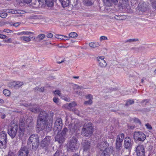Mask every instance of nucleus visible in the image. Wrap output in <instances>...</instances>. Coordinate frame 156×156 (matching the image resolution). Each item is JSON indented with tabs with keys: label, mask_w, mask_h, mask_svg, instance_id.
<instances>
[{
	"label": "nucleus",
	"mask_w": 156,
	"mask_h": 156,
	"mask_svg": "<svg viewBox=\"0 0 156 156\" xmlns=\"http://www.w3.org/2000/svg\"><path fill=\"white\" fill-rule=\"evenodd\" d=\"M54 113L50 112L48 113L46 111L40 112L37 120V125L40 129H45L48 131L51 130L52 125Z\"/></svg>",
	"instance_id": "f257e3e1"
},
{
	"label": "nucleus",
	"mask_w": 156,
	"mask_h": 156,
	"mask_svg": "<svg viewBox=\"0 0 156 156\" xmlns=\"http://www.w3.org/2000/svg\"><path fill=\"white\" fill-rule=\"evenodd\" d=\"M32 120L30 118H27L25 122V120L23 118H20V120L19 136L20 137H22L24 135L25 125L28 127H31L32 125Z\"/></svg>",
	"instance_id": "f03ea898"
},
{
	"label": "nucleus",
	"mask_w": 156,
	"mask_h": 156,
	"mask_svg": "<svg viewBox=\"0 0 156 156\" xmlns=\"http://www.w3.org/2000/svg\"><path fill=\"white\" fill-rule=\"evenodd\" d=\"M79 143L75 137H73L67 144V147L69 151L75 152L78 149Z\"/></svg>",
	"instance_id": "7ed1b4c3"
},
{
	"label": "nucleus",
	"mask_w": 156,
	"mask_h": 156,
	"mask_svg": "<svg viewBox=\"0 0 156 156\" xmlns=\"http://www.w3.org/2000/svg\"><path fill=\"white\" fill-rule=\"evenodd\" d=\"M93 132V128L90 123L84 124L82 129L81 133L84 136L90 137L92 135Z\"/></svg>",
	"instance_id": "20e7f679"
},
{
	"label": "nucleus",
	"mask_w": 156,
	"mask_h": 156,
	"mask_svg": "<svg viewBox=\"0 0 156 156\" xmlns=\"http://www.w3.org/2000/svg\"><path fill=\"white\" fill-rule=\"evenodd\" d=\"M133 137L136 141L143 142L146 139V135L142 132L136 131L134 132Z\"/></svg>",
	"instance_id": "39448f33"
},
{
	"label": "nucleus",
	"mask_w": 156,
	"mask_h": 156,
	"mask_svg": "<svg viewBox=\"0 0 156 156\" xmlns=\"http://www.w3.org/2000/svg\"><path fill=\"white\" fill-rule=\"evenodd\" d=\"M18 125L15 123L11 125L9 127L8 133L12 138H13L16 136L18 130Z\"/></svg>",
	"instance_id": "423d86ee"
},
{
	"label": "nucleus",
	"mask_w": 156,
	"mask_h": 156,
	"mask_svg": "<svg viewBox=\"0 0 156 156\" xmlns=\"http://www.w3.org/2000/svg\"><path fill=\"white\" fill-rule=\"evenodd\" d=\"M7 134L6 132L2 131L0 133V149H5L6 147Z\"/></svg>",
	"instance_id": "0eeeda50"
},
{
	"label": "nucleus",
	"mask_w": 156,
	"mask_h": 156,
	"mask_svg": "<svg viewBox=\"0 0 156 156\" xmlns=\"http://www.w3.org/2000/svg\"><path fill=\"white\" fill-rule=\"evenodd\" d=\"M62 120L60 118L57 119L55 123L54 129L57 133L59 132L62 129Z\"/></svg>",
	"instance_id": "6e6552de"
},
{
	"label": "nucleus",
	"mask_w": 156,
	"mask_h": 156,
	"mask_svg": "<svg viewBox=\"0 0 156 156\" xmlns=\"http://www.w3.org/2000/svg\"><path fill=\"white\" fill-rule=\"evenodd\" d=\"M137 156H145V150L144 146L142 145L137 146L136 148Z\"/></svg>",
	"instance_id": "1a4fd4ad"
},
{
	"label": "nucleus",
	"mask_w": 156,
	"mask_h": 156,
	"mask_svg": "<svg viewBox=\"0 0 156 156\" xmlns=\"http://www.w3.org/2000/svg\"><path fill=\"white\" fill-rule=\"evenodd\" d=\"M132 141L129 138L126 137L125 139L124 146L126 149L130 150L132 145Z\"/></svg>",
	"instance_id": "9d476101"
},
{
	"label": "nucleus",
	"mask_w": 156,
	"mask_h": 156,
	"mask_svg": "<svg viewBox=\"0 0 156 156\" xmlns=\"http://www.w3.org/2000/svg\"><path fill=\"white\" fill-rule=\"evenodd\" d=\"M124 137V134L123 133L119 134L118 136L116 142L117 147H120Z\"/></svg>",
	"instance_id": "9b49d317"
},
{
	"label": "nucleus",
	"mask_w": 156,
	"mask_h": 156,
	"mask_svg": "<svg viewBox=\"0 0 156 156\" xmlns=\"http://www.w3.org/2000/svg\"><path fill=\"white\" fill-rule=\"evenodd\" d=\"M23 83L22 82H12L10 83L9 84V86L12 88H14L15 89H18L23 85Z\"/></svg>",
	"instance_id": "f8f14e48"
},
{
	"label": "nucleus",
	"mask_w": 156,
	"mask_h": 156,
	"mask_svg": "<svg viewBox=\"0 0 156 156\" xmlns=\"http://www.w3.org/2000/svg\"><path fill=\"white\" fill-rule=\"evenodd\" d=\"M29 153L27 148L24 147H22L18 152V156H28Z\"/></svg>",
	"instance_id": "ddd939ff"
},
{
	"label": "nucleus",
	"mask_w": 156,
	"mask_h": 156,
	"mask_svg": "<svg viewBox=\"0 0 156 156\" xmlns=\"http://www.w3.org/2000/svg\"><path fill=\"white\" fill-rule=\"evenodd\" d=\"M39 141L38 136L37 135L33 134L30 136L28 140V144H29L31 143L37 142Z\"/></svg>",
	"instance_id": "4468645a"
},
{
	"label": "nucleus",
	"mask_w": 156,
	"mask_h": 156,
	"mask_svg": "<svg viewBox=\"0 0 156 156\" xmlns=\"http://www.w3.org/2000/svg\"><path fill=\"white\" fill-rule=\"evenodd\" d=\"M104 58L103 56L98 57L97 61L99 62V65L101 67H105L107 65V63L104 60Z\"/></svg>",
	"instance_id": "2eb2a0df"
},
{
	"label": "nucleus",
	"mask_w": 156,
	"mask_h": 156,
	"mask_svg": "<svg viewBox=\"0 0 156 156\" xmlns=\"http://www.w3.org/2000/svg\"><path fill=\"white\" fill-rule=\"evenodd\" d=\"M65 137L62 136V134H57L55 137V141H57L59 144H62L65 141Z\"/></svg>",
	"instance_id": "dca6fc26"
},
{
	"label": "nucleus",
	"mask_w": 156,
	"mask_h": 156,
	"mask_svg": "<svg viewBox=\"0 0 156 156\" xmlns=\"http://www.w3.org/2000/svg\"><path fill=\"white\" fill-rule=\"evenodd\" d=\"M82 145L84 151H87L90 148V143L87 140L83 141L82 143Z\"/></svg>",
	"instance_id": "f3484780"
},
{
	"label": "nucleus",
	"mask_w": 156,
	"mask_h": 156,
	"mask_svg": "<svg viewBox=\"0 0 156 156\" xmlns=\"http://www.w3.org/2000/svg\"><path fill=\"white\" fill-rule=\"evenodd\" d=\"M108 146V144L106 141H104L99 144L98 146V147L100 149L101 151H103V153H104V154H105V151L107 150V147Z\"/></svg>",
	"instance_id": "a211bd4d"
},
{
	"label": "nucleus",
	"mask_w": 156,
	"mask_h": 156,
	"mask_svg": "<svg viewBox=\"0 0 156 156\" xmlns=\"http://www.w3.org/2000/svg\"><path fill=\"white\" fill-rule=\"evenodd\" d=\"M39 3H45L48 6L51 7L53 6L54 3L53 0H38Z\"/></svg>",
	"instance_id": "6ab92c4d"
},
{
	"label": "nucleus",
	"mask_w": 156,
	"mask_h": 156,
	"mask_svg": "<svg viewBox=\"0 0 156 156\" xmlns=\"http://www.w3.org/2000/svg\"><path fill=\"white\" fill-rule=\"evenodd\" d=\"M85 97L87 99H89V100L87 101H85L84 102V104L86 105H91L93 103V96L91 94H89L86 95Z\"/></svg>",
	"instance_id": "aec40b11"
},
{
	"label": "nucleus",
	"mask_w": 156,
	"mask_h": 156,
	"mask_svg": "<svg viewBox=\"0 0 156 156\" xmlns=\"http://www.w3.org/2000/svg\"><path fill=\"white\" fill-rule=\"evenodd\" d=\"M63 8L68 6L70 3V0H58Z\"/></svg>",
	"instance_id": "412c9836"
},
{
	"label": "nucleus",
	"mask_w": 156,
	"mask_h": 156,
	"mask_svg": "<svg viewBox=\"0 0 156 156\" xmlns=\"http://www.w3.org/2000/svg\"><path fill=\"white\" fill-rule=\"evenodd\" d=\"M33 37L31 36L30 35L29 36H24L20 37V40L21 41H24L27 42H29L31 41V39Z\"/></svg>",
	"instance_id": "4be33fe9"
},
{
	"label": "nucleus",
	"mask_w": 156,
	"mask_h": 156,
	"mask_svg": "<svg viewBox=\"0 0 156 156\" xmlns=\"http://www.w3.org/2000/svg\"><path fill=\"white\" fill-rule=\"evenodd\" d=\"M6 12L12 14H21L22 11L20 10H13L12 9H8L6 10Z\"/></svg>",
	"instance_id": "5701e85b"
},
{
	"label": "nucleus",
	"mask_w": 156,
	"mask_h": 156,
	"mask_svg": "<svg viewBox=\"0 0 156 156\" xmlns=\"http://www.w3.org/2000/svg\"><path fill=\"white\" fill-rule=\"evenodd\" d=\"M55 37L60 40H68L69 39V37L63 36L61 35L56 34L55 35Z\"/></svg>",
	"instance_id": "b1692460"
},
{
	"label": "nucleus",
	"mask_w": 156,
	"mask_h": 156,
	"mask_svg": "<svg viewBox=\"0 0 156 156\" xmlns=\"http://www.w3.org/2000/svg\"><path fill=\"white\" fill-rule=\"evenodd\" d=\"M50 137L48 136L46 137L41 142V146L42 147H44L45 146L43 145V144H44L45 142H46V144H49L50 143Z\"/></svg>",
	"instance_id": "393cba45"
},
{
	"label": "nucleus",
	"mask_w": 156,
	"mask_h": 156,
	"mask_svg": "<svg viewBox=\"0 0 156 156\" xmlns=\"http://www.w3.org/2000/svg\"><path fill=\"white\" fill-rule=\"evenodd\" d=\"M45 37V35L42 34L39 35L36 38L34 37V38L37 41H40L43 40Z\"/></svg>",
	"instance_id": "a878e982"
},
{
	"label": "nucleus",
	"mask_w": 156,
	"mask_h": 156,
	"mask_svg": "<svg viewBox=\"0 0 156 156\" xmlns=\"http://www.w3.org/2000/svg\"><path fill=\"white\" fill-rule=\"evenodd\" d=\"M89 46L91 48H94L99 47L100 44L98 42H93L89 44Z\"/></svg>",
	"instance_id": "bb28decb"
},
{
	"label": "nucleus",
	"mask_w": 156,
	"mask_h": 156,
	"mask_svg": "<svg viewBox=\"0 0 156 156\" xmlns=\"http://www.w3.org/2000/svg\"><path fill=\"white\" fill-rule=\"evenodd\" d=\"M30 34H34V33L29 31H22L18 33H17V35H29Z\"/></svg>",
	"instance_id": "cd10ccee"
},
{
	"label": "nucleus",
	"mask_w": 156,
	"mask_h": 156,
	"mask_svg": "<svg viewBox=\"0 0 156 156\" xmlns=\"http://www.w3.org/2000/svg\"><path fill=\"white\" fill-rule=\"evenodd\" d=\"M106 6H110L112 5V0H102Z\"/></svg>",
	"instance_id": "c85d7f7f"
},
{
	"label": "nucleus",
	"mask_w": 156,
	"mask_h": 156,
	"mask_svg": "<svg viewBox=\"0 0 156 156\" xmlns=\"http://www.w3.org/2000/svg\"><path fill=\"white\" fill-rule=\"evenodd\" d=\"M84 4L87 6H90L93 3L90 0H83Z\"/></svg>",
	"instance_id": "c756f323"
},
{
	"label": "nucleus",
	"mask_w": 156,
	"mask_h": 156,
	"mask_svg": "<svg viewBox=\"0 0 156 156\" xmlns=\"http://www.w3.org/2000/svg\"><path fill=\"white\" fill-rule=\"evenodd\" d=\"M39 145V141L37 142L33 143L32 146V149L33 150H35L37 148Z\"/></svg>",
	"instance_id": "7c9ffc66"
},
{
	"label": "nucleus",
	"mask_w": 156,
	"mask_h": 156,
	"mask_svg": "<svg viewBox=\"0 0 156 156\" xmlns=\"http://www.w3.org/2000/svg\"><path fill=\"white\" fill-rule=\"evenodd\" d=\"M69 127L70 130L73 132H74L77 128V127L76 125L73 124L69 126Z\"/></svg>",
	"instance_id": "2f4dec72"
},
{
	"label": "nucleus",
	"mask_w": 156,
	"mask_h": 156,
	"mask_svg": "<svg viewBox=\"0 0 156 156\" xmlns=\"http://www.w3.org/2000/svg\"><path fill=\"white\" fill-rule=\"evenodd\" d=\"M114 18L117 20H122L125 19L123 16L115 15Z\"/></svg>",
	"instance_id": "473e14b6"
},
{
	"label": "nucleus",
	"mask_w": 156,
	"mask_h": 156,
	"mask_svg": "<svg viewBox=\"0 0 156 156\" xmlns=\"http://www.w3.org/2000/svg\"><path fill=\"white\" fill-rule=\"evenodd\" d=\"M76 105V104L75 102H73L69 104L67 107L68 108H71L74 107Z\"/></svg>",
	"instance_id": "72a5a7b5"
},
{
	"label": "nucleus",
	"mask_w": 156,
	"mask_h": 156,
	"mask_svg": "<svg viewBox=\"0 0 156 156\" xmlns=\"http://www.w3.org/2000/svg\"><path fill=\"white\" fill-rule=\"evenodd\" d=\"M68 131V130L67 128L66 127L64 128L63 129L62 133L60 134H62V136H64L65 137H66V133Z\"/></svg>",
	"instance_id": "f704fd0d"
},
{
	"label": "nucleus",
	"mask_w": 156,
	"mask_h": 156,
	"mask_svg": "<svg viewBox=\"0 0 156 156\" xmlns=\"http://www.w3.org/2000/svg\"><path fill=\"white\" fill-rule=\"evenodd\" d=\"M153 9H156V2L155 0H149Z\"/></svg>",
	"instance_id": "c9c22d12"
},
{
	"label": "nucleus",
	"mask_w": 156,
	"mask_h": 156,
	"mask_svg": "<svg viewBox=\"0 0 156 156\" xmlns=\"http://www.w3.org/2000/svg\"><path fill=\"white\" fill-rule=\"evenodd\" d=\"M134 103V101L133 100L131 99H129L126 101L125 105L126 106H128L133 104Z\"/></svg>",
	"instance_id": "e433bc0d"
},
{
	"label": "nucleus",
	"mask_w": 156,
	"mask_h": 156,
	"mask_svg": "<svg viewBox=\"0 0 156 156\" xmlns=\"http://www.w3.org/2000/svg\"><path fill=\"white\" fill-rule=\"evenodd\" d=\"M3 93L5 96H9L10 92L8 90L5 89L3 91Z\"/></svg>",
	"instance_id": "4c0bfd02"
},
{
	"label": "nucleus",
	"mask_w": 156,
	"mask_h": 156,
	"mask_svg": "<svg viewBox=\"0 0 156 156\" xmlns=\"http://www.w3.org/2000/svg\"><path fill=\"white\" fill-rule=\"evenodd\" d=\"M44 90V88L43 87H36L35 88V92H43Z\"/></svg>",
	"instance_id": "58836bf2"
},
{
	"label": "nucleus",
	"mask_w": 156,
	"mask_h": 156,
	"mask_svg": "<svg viewBox=\"0 0 156 156\" xmlns=\"http://www.w3.org/2000/svg\"><path fill=\"white\" fill-rule=\"evenodd\" d=\"M77 34L75 32H72L69 34V36L71 37H75L77 36Z\"/></svg>",
	"instance_id": "ea45409f"
},
{
	"label": "nucleus",
	"mask_w": 156,
	"mask_h": 156,
	"mask_svg": "<svg viewBox=\"0 0 156 156\" xmlns=\"http://www.w3.org/2000/svg\"><path fill=\"white\" fill-rule=\"evenodd\" d=\"M53 93L55 94H57L60 97H61L62 96L60 91L59 90H56L53 92Z\"/></svg>",
	"instance_id": "a19ab883"
},
{
	"label": "nucleus",
	"mask_w": 156,
	"mask_h": 156,
	"mask_svg": "<svg viewBox=\"0 0 156 156\" xmlns=\"http://www.w3.org/2000/svg\"><path fill=\"white\" fill-rule=\"evenodd\" d=\"M7 16V14L6 12H2L0 13V16L2 18H6Z\"/></svg>",
	"instance_id": "79ce46f5"
},
{
	"label": "nucleus",
	"mask_w": 156,
	"mask_h": 156,
	"mask_svg": "<svg viewBox=\"0 0 156 156\" xmlns=\"http://www.w3.org/2000/svg\"><path fill=\"white\" fill-rule=\"evenodd\" d=\"M20 24L21 23L20 22H18L15 23H12L11 24V26H15L16 27H17L20 25Z\"/></svg>",
	"instance_id": "37998d69"
},
{
	"label": "nucleus",
	"mask_w": 156,
	"mask_h": 156,
	"mask_svg": "<svg viewBox=\"0 0 156 156\" xmlns=\"http://www.w3.org/2000/svg\"><path fill=\"white\" fill-rule=\"evenodd\" d=\"M133 121L136 123H138L140 124L141 123L140 120L137 118H134L133 119Z\"/></svg>",
	"instance_id": "c03bdc74"
},
{
	"label": "nucleus",
	"mask_w": 156,
	"mask_h": 156,
	"mask_svg": "<svg viewBox=\"0 0 156 156\" xmlns=\"http://www.w3.org/2000/svg\"><path fill=\"white\" fill-rule=\"evenodd\" d=\"M30 110L33 112L36 113L39 111V109L37 108H31Z\"/></svg>",
	"instance_id": "a18cd8bd"
},
{
	"label": "nucleus",
	"mask_w": 156,
	"mask_h": 156,
	"mask_svg": "<svg viewBox=\"0 0 156 156\" xmlns=\"http://www.w3.org/2000/svg\"><path fill=\"white\" fill-rule=\"evenodd\" d=\"M145 126H146L147 129L151 130L152 129V127L148 123H147L145 125Z\"/></svg>",
	"instance_id": "49530a36"
},
{
	"label": "nucleus",
	"mask_w": 156,
	"mask_h": 156,
	"mask_svg": "<svg viewBox=\"0 0 156 156\" xmlns=\"http://www.w3.org/2000/svg\"><path fill=\"white\" fill-rule=\"evenodd\" d=\"M138 41V39H129L126 41V42H132L133 41Z\"/></svg>",
	"instance_id": "de8ad7c7"
},
{
	"label": "nucleus",
	"mask_w": 156,
	"mask_h": 156,
	"mask_svg": "<svg viewBox=\"0 0 156 156\" xmlns=\"http://www.w3.org/2000/svg\"><path fill=\"white\" fill-rule=\"evenodd\" d=\"M61 154H62V153L60 151H57L55 153L54 156H60Z\"/></svg>",
	"instance_id": "09e8293b"
},
{
	"label": "nucleus",
	"mask_w": 156,
	"mask_h": 156,
	"mask_svg": "<svg viewBox=\"0 0 156 156\" xmlns=\"http://www.w3.org/2000/svg\"><path fill=\"white\" fill-rule=\"evenodd\" d=\"M3 31L7 33H11L12 32V30H10L8 29H5L3 30Z\"/></svg>",
	"instance_id": "8fccbe9b"
},
{
	"label": "nucleus",
	"mask_w": 156,
	"mask_h": 156,
	"mask_svg": "<svg viewBox=\"0 0 156 156\" xmlns=\"http://www.w3.org/2000/svg\"><path fill=\"white\" fill-rule=\"evenodd\" d=\"M53 101L57 104L59 103V101L58 100V98H56L55 97H54L53 98Z\"/></svg>",
	"instance_id": "3c124183"
},
{
	"label": "nucleus",
	"mask_w": 156,
	"mask_h": 156,
	"mask_svg": "<svg viewBox=\"0 0 156 156\" xmlns=\"http://www.w3.org/2000/svg\"><path fill=\"white\" fill-rule=\"evenodd\" d=\"M108 40V39L107 37L105 36H102L101 37H100V40L101 41H102V40Z\"/></svg>",
	"instance_id": "603ef678"
},
{
	"label": "nucleus",
	"mask_w": 156,
	"mask_h": 156,
	"mask_svg": "<svg viewBox=\"0 0 156 156\" xmlns=\"http://www.w3.org/2000/svg\"><path fill=\"white\" fill-rule=\"evenodd\" d=\"M3 42L5 43H11L12 41L11 38H9L7 40H4Z\"/></svg>",
	"instance_id": "864d4df0"
},
{
	"label": "nucleus",
	"mask_w": 156,
	"mask_h": 156,
	"mask_svg": "<svg viewBox=\"0 0 156 156\" xmlns=\"http://www.w3.org/2000/svg\"><path fill=\"white\" fill-rule=\"evenodd\" d=\"M6 156H14V154L13 152L10 151H9L8 155H6Z\"/></svg>",
	"instance_id": "5fc2aeb1"
},
{
	"label": "nucleus",
	"mask_w": 156,
	"mask_h": 156,
	"mask_svg": "<svg viewBox=\"0 0 156 156\" xmlns=\"http://www.w3.org/2000/svg\"><path fill=\"white\" fill-rule=\"evenodd\" d=\"M53 37V35L52 33L48 34L47 35V37L48 38H51Z\"/></svg>",
	"instance_id": "6e6d98bb"
},
{
	"label": "nucleus",
	"mask_w": 156,
	"mask_h": 156,
	"mask_svg": "<svg viewBox=\"0 0 156 156\" xmlns=\"http://www.w3.org/2000/svg\"><path fill=\"white\" fill-rule=\"evenodd\" d=\"M7 36L1 34H0V38L2 39H5L6 38Z\"/></svg>",
	"instance_id": "4d7b16f0"
},
{
	"label": "nucleus",
	"mask_w": 156,
	"mask_h": 156,
	"mask_svg": "<svg viewBox=\"0 0 156 156\" xmlns=\"http://www.w3.org/2000/svg\"><path fill=\"white\" fill-rule=\"evenodd\" d=\"M128 126L129 128V129H133L135 127V126H133V125H132H132H129Z\"/></svg>",
	"instance_id": "13d9d810"
},
{
	"label": "nucleus",
	"mask_w": 156,
	"mask_h": 156,
	"mask_svg": "<svg viewBox=\"0 0 156 156\" xmlns=\"http://www.w3.org/2000/svg\"><path fill=\"white\" fill-rule=\"evenodd\" d=\"M62 99H64V100H65L66 101H69V100H70V99L69 98H67V97H64L63 98H62Z\"/></svg>",
	"instance_id": "bf43d9fd"
},
{
	"label": "nucleus",
	"mask_w": 156,
	"mask_h": 156,
	"mask_svg": "<svg viewBox=\"0 0 156 156\" xmlns=\"http://www.w3.org/2000/svg\"><path fill=\"white\" fill-rule=\"evenodd\" d=\"M23 1L26 3H30L31 1V0H23Z\"/></svg>",
	"instance_id": "052dcab7"
},
{
	"label": "nucleus",
	"mask_w": 156,
	"mask_h": 156,
	"mask_svg": "<svg viewBox=\"0 0 156 156\" xmlns=\"http://www.w3.org/2000/svg\"><path fill=\"white\" fill-rule=\"evenodd\" d=\"M76 93L80 95L81 96L83 95V94H82V93H80V92H79L78 91H76Z\"/></svg>",
	"instance_id": "680f3d73"
},
{
	"label": "nucleus",
	"mask_w": 156,
	"mask_h": 156,
	"mask_svg": "<svg viewBox=\"0 0 156 156\" xmlns=\"http://www.w3.org/2000/svg\"><path fill=\"white\" fill-rule=\"evenodd\" d=\"M77 88L78 89H83V88L82 87H80V86H78L77 87Z\"/></svg>",
	"instance_id": "e2e57ef3"
},
{
	"label": "nucleus",
	"mask_w": 156,
	"mask_h": 156,
	"mask_svg": "<svg viewBox=\"0 0 156 156\" xmlns=\"http://www.w3.org/2000/svg\"><path fill=\"white\" fill-rule=\"evenodd\" d=\"M4 102V100L2 99H0V103H3Z\"/></svg>",
	"instance_id": "0e129e2a"
},
{
	"label": "nucleus",
	"mask_w": 156,
	"mask_h": 156,
	"mask_svg": "<svg viewBox=\"0 0 156 156\" xmlns=\"http://www.w3.org/2000/svg\"><path fill=\"white\" fill-rule=\"evenodd\" d=\"M64 62V61L63 60H62V61L61 62H57V63L58 64H60V63H62L63 62Z\"/></svg>",
	"instance_id": "69168bd1"
},
{
	"label": "nucleus",
	"mask_w": 156,
	"mask_h": 156,
	"mask_svg": "<svg viewBox=\"0 0 156 156\" xmlns=\"http://www.w3.org/2000/svg\"><path fill=\"white\" fill-rule=\"evenodd\" d=\"M46 142H45L44 144H43V145L45 146V147L48 145L49 144H46Z\"/></svg>",
	"instance_id": "338daca9"
},
{
	"label": "nucleus",
	"mask_w": 156,
	"mask_h": 156,
	"mask_svg": "<svg viewBox=\"0 0 156 156\" xmlns=\"http://www.w3.org/2000/svg\"><path fill=\"white\" fill-rule=\"evenodd\" d=\"M5 117V115L4 114L3 115H2L1 118H2L3 119Z\"/></svg>",
	"instance_id": "774afa93"
}]
</instances>
